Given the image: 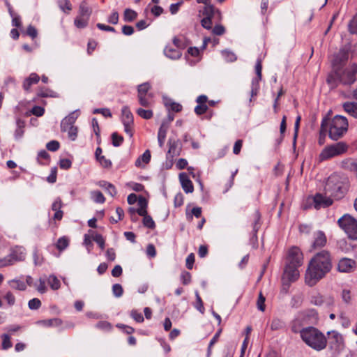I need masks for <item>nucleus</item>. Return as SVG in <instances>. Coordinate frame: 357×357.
<instances>
[{"instance_id":"15","label":"nucleus","mask_w":357,"mask_h":357,"mask_svg":"<svg viewBox=\"0 0 357 357\" xmlns=\"http://www.w3.org/2000/svg\"><path fill=\"white\" fill-rule=\"evenodd\" d=\"M356 263L349 258L341 259L337 264V270L342 273H351L355 271Z\"/></svg>"},{"instance_id":"47","label":"nucleus","mask_w":357,"mask_h":357,"mask_svg":"<svg viewBox=\"0 0 357 357\" xmlns=\"http://www.w3.org/2000/svg\"><path fill=\"white\" fill-rule=\"evenodd\" d=\"M222 55L227 61L233 62L236 60V56L232 52L228 50L222 51Z\"/></svg>"},{"instance_id":"58","label":"nucleus","mask_w":357,"mask_h":357,"mask_svg":"<svg viewBox=\"0 0 357 357\" xmlns=\"http://www.w3.org/2000/svg\"><path fill=\"white\" fill-rule=\"evenodd\" d=\"M181 282L184 285H187L191 282V275L189 272L184 271L181 275Z\"/></svg>"},{"instance_id":"59","label":"nucleus","mask_w":357,"mask_h":357,"mask_svg":"<svg viewBox=\"0 0 357 357\" xmlns=\"http://www.w3.org/2000/svg\"><path fill=\"white\" fill-rule=\"evenodd\" d=\"M3 298L7 301L8 304L10 306L13 305L15 303V296L10 291H8L4 295Z\"/></svg>"},{"instance_id":"33","label":"nucleus","mask_w":357,"mask_h":357,"mask_svg":"<svg viewBox=\"0 0 357 357\" xmlns=\"http://www.w3.org/2000/svg\"><path fill=\"white\" fill-rule=\"evenodd\" d=\"M79 13L82 17H89L91 15V10L86 2H82L79 8Z\"/></svg>"},{"instance_id":"6","label":"nucleus","mask_w":357,"mask_h":357,"mask_svg":"<svg viewBox=\"0 0 357 357\" xmlns=\"http://www.w3.org/2000/svg\"><path fill=\"white\" fill-rule=\"evenodd\" d=\"M349 149V146L344 142H339L326 146L319 154L321 161L326 160L341 155L345 153Z\"/></svg>"},{"instance_id":"19","label":"nucleus","mask_w":357,"mask_h":357,"mask_svg":"<svg viewBox=\"0 0 357 357\" xmlns=\"http://www.w3.org/2000/svg\"><path fill=\"white\" fill-rule=\"evenodd\" d=\"M179 181L182 188L186 193H191L193 192L194 187L192 183L186 173L182 172L179 174Z\"/></svg>"},{"instance_id":"45","label":"nucleus","mask_w":357,"mask_h":357,"mask_svg":"<svg viewBox=\"0 0 357 357\" xmlns=\"http://www.w3.org/2000/svg\"><path fill=\"white\" fill-rule=\"evenodd\" d=\"M265 301H266L265 296L262 294L261 292H260L259 294L258 298H257V308L259 310H260L261 312H264L265 310V308H266Z\"/></svg>"},{"instance_id":"56","label":"nucleus","mask_w":357,"mask_h":357,"mask_svg":"<svg viewBox=\"0 0 357 357\" xmlns=\"http://www.w3.org/2000/svg\"><path fill=\"white\" fill-rule=\"evenodd\" d=\"M59 143L56 140H52L46 144V148L50 151H56L59 149Z\"/></svg>"},{"instance_id":"37","label":"nucleus","mask_w":357,"mask_h":357,"mask_svg":"<svg viewBox=\"0 0 357 357\" xmlns=\"http://www.w3.org/2000/svg\"><path fill=\"white\" fill-rule=\"evenodd\" d=\"M151 89V85L149 82H144L139 84L137 87V96L148 95V92Z\"/></svg>"},{"instance_id":"30","label":"nucleus","mask_w":357,"mask_h":357,"mask_svg":"<svg viewBox=\"0 0 357 357\" xmlns=\"http://www.w3.org/2000/svg\"><path fill=\"white\" fill-rule=\"evenodd\" d=\"M285 326V322L283 320L274 318L271 324V328L272 331H278L284 328Z\"/></svg>"},{"instance_id":"24","label":"nucleus","mask_w":357,"mask_h":357,"mask_svg":"<svg viewBox=\"0 0 357 357\" xmlns=\"http://www.w3.org/2000/svg\"><path fill=\"white\" fill-rule=\"evenodd\" d=\"M16 126H17V128L15 131L14 135H15V139L19 140L22 137V136L24 135V128L25 126V122L20 119H17L16 120Z\"/></svg>"},{"instance_id":"26","label":"nucleus","mask_w":357,"mask_h":357,"mask_svg":"<svg viewBox=\"0 0 357 357\" xmlns=\"http://www.w3.org/2000/svg\"><path fill=\"white\" fill-rule=\"evenodd\" d=\"M8 284L10 288L19 291H24L26 288V283L20 280H11L8 281Z\"/></svg>"},{"instance_id":"10","label":"nucleus","mask_w":357,"mask_h":357,"mask_svg":"<svg viewBox=\"0 0 357 357\" xmlns=\"http://www.w3.org/2000/svg\"><path fill=\"white\" fill-rule=\"evenodd\" d=\"M310 303L319 307L329 308L334 305V298L331 296H323L316 292L311 295Z\"/></svg>"},{"instance_id":"9","label":"nucleus","mask_w":357,"mask_h":357,"mask_svg":"<svg viewBox=\"0 0 357 357\" xmlns=\"http://www.w3.org/2000/svg\"><path fill=\"white\" fill-rule=\"evenodd\" d=\"M328 335L330 348L335 353H340L344 347L342 335L336 331L328 332Z\"/></svg>"},{"instance_id":"52","label":"nucleus","mask_w":357,"mask_h":357,"mask_svg":"<svg viewBox=\"0 0 357 357\" xmlns=\"http://www.w3.org/2000/svg\"><path fill=\"white\" fill-rule=\"evenodd\" d=\"M112 293L115 297H121L123 294L122 286L120 284H114L112 286Z\"/></svg>"},{"instance_id":"16","label":"nucleus","mask_w":357,"mask_h":357,"mask_svg":"<svg viewBox=\"0 0 357 357\" xmlns=\"http://www.w3.org/2000/svg\"><path fill=\"white\" fill-rule=\"evenodd\" d=\"M79 116V111L75 110L66 116L61 123V130L62 132H66V129L74 126V123Z\"/></svg>"},{"instance_id":"25","label":"nucleus","mask_w":357,"mask_h":357,"mask_svg":"<svg viewBox=\"0 0 357 357\" xmlns=\"http://www.w3.org/2000/svg\"><path fill=\"white\" fill-rule=\"evenodd\" d=\"M122 112V123H134L133 116L130 111L128 106H124L121 110Z\"/></svg>"},{"instance_id":"42","label":"nucleus","mask_w":357,"mask_h":357,"mask_svg":"<svg viewBox=\"0 0 357 357\" xmlns=\"http://www.w3.org/2000/svg\"><path fill=\"white\" fill-rule=\"evenodd\" d=\"M139 104L143 107H149L150 105V99L152 98V95L149 93L148 95L137 96Z\"/></svg>"},{"instance_id":"48","label":"nucleus","mask_w":357,"mask_h":357,"mask_svg":"<svg viewBox=\"0 0 357 357\" xmlns=\"http://www.w3.org/2000/svg\"><path fill=\"white\" fill-rule=\"evenodd\" d=\"M2 339V349H8L12 347V342L10 341V337L7 334H3L1 335Z\"/></svg>"},{"instance_id":"49","label":"nucleus","mask_w":357,"mask_h":357,"mask_svg":"<svg viewBox=\"0 0 357 357\" xmlns=\"http://www.w3.org/2000/svg\"><path fill=\"white\" fill-rule=\"evenodd\" d=\"M195 296H196V303H195V307L202 314H204V307L203 302H202V298L199 296V293L197 291H195Z\"/></svg>"},{"instance_id":"34","label":"nucleus","mask_w":357,"mask_h":357,"mask_svg":"<svg viewBox=\"0 0 357 357\" xmlns=\"http://www.w3.org/2000/svg\"><path fill=\"white\" fill-rule=\"evenodd\" d=\"M261 78L256 77L252 79L251 84V97H254L257 95L259 89V81Z\"/></svg>"},{"instance_id":"1","label":"nucleus","mask_w":357,"mask_h":357,"mask_svg":"<svg viewBox=\"0 0 357 357\" xmlns=\"http://www.w3.org/2000/svg\"><path fill=\"white\" fill-rule=\"evenodd\" d=\"M332 268L330 253L322 250L316 254L310 260L305 274V282L310 287L314 286L325 276Z\"/></svg>"},{"instance_id":"61","label":"nucleus","mask_w":357,"mask_h":357,"mask_svg":"<svg viewBox=\"0 0 357 357\" xmlns=\"http://www.w3.org/2000/svg\"><path fill=\"white\" fill-rule=\"evenodd\" d=\"M130 315L132 319H134L138 323H142L144 321V317L142 316V313L137 312V310H132Z\"/></svg>"},{"instance_id":"41","label":"nucleus","mask_w":357,"mask_h":357,"mask_svg":"<svg viewBox=\"0 0 357 357\" xmlns=\"http://www.w3.org/2000/svg\"><path fill=\"white\" fill-rule=\"evenodd\" d=\"M137 114L144 119H150L153 117V112L149 109L139 108L136 111Z\"/></svg>"},{"instance_id":"12","label":"nucleus","mask_w":357,"mask_h":357,"mask_svg":"<svg viewBox=\"0 0 357 357\" xmlns=\"http://www.w3.org/2000/svg\"><path fill=\"white\" fill-rule=\"evenodd\" d=\"M204 15L205 17L202 20L201 24L202 26L209 30L212 28V18L215 17V15L220 17V11L219 10H216L214 6H208L206 8L204 9Z\"/></svg>"},{"instance_id":"2","label":"nucleus","mask_w":357,"mask_h":357,"mask_svg":"<svg viewBox=\"0 0 357 357\" xmlns=\"http://www.w3.org/2000/svg\"><path fill=\"white\" fill-rule=\"evenodd\" d=\"M357 80V65L352 63L348 67H335L328 74L326 82L331 89H335L339 84L349 86Z\"/></svg>"},{"instance_id":"7","label":"nucleus","mask_w":357,"mask_h":357,"mask_svg":"<svg viewBox=\"0 0 357 357\" xmlns=\"http://www.w3.org/2000/svg\"><path fill=\"white\" fill-rule=\"evenodd\" d=\"M338 225L352 240H357V221L349 214L344 215L337 221Z\"/></svg>"},{"instance_id":"11","label":"nucleus","mask_w":357,"mask_h":357,"mask_svg":"<svg viewBox=\"0 0 357 357\" xmlns=\"http://www.w3.org/2000/svg\"><path fill=\"white\" fill-rule=\"evenodd\" d=\"M298 266L287 264L284 268L282 276L283 285H289V283L295 282L299 278Z\"/></svg>"},{"instance_id":"29","label":"nucleus","mask_w":357,"mask_h":357,"mask_svg":"<svg viewBox=\"0 0 357 357\" xmlns=\"http://www.w3.org/2000/svg\"><path fill=\"white\" fill-rule=\"evenodd\" d=\"M165 54L172 59H177L181 57V52L177 49H172L170 47H167L165 50Z\"/></svg>"},{"instance_id":"54","label":"nucleus","mask_w":357,"mask_h":357,"mask_svg":"<svg viewBox=\"0 0 357 357\" xmlns=\"http://www.w3.org/2000/svg\"><path fill=\"white\" fill-rule=\"evenodd\" d=\"M96 327L100 330L109 331L112 328V325L108 321H100L96 324Z\"/></svg>"},{"instance_id":"57","label":"nucleus","mask_w":357,"mask_h":357,"mask_svg":"<svg viewBox=\"0 0 357 357\" xmlns=\"http://www.w3.org/2000/svg\"><path fill=\"white\" fill-rule=\"evenodd\" d=\"M93 114H101L105 117H112V113L108 108L95 109Z\"/></svg>"},{"instance_id":"22","label":"nucleus","mask_w":357,"mask_h":357,"mask_svg":"<svg viewBox=\"0 0 357 357\" xmlns=\"http://www.w3.org/2000/svg\"><path fill=\"white\" fill-rule=\"evenodd\" d=\"M342 107L348 114L357 119V102H346L343 104Z\"/></svg>"},{"instance_id":"23","label":"nucleus","mask_w":357,"mask_h":357,"mask_svg":"<svg viewBox=\"0 0 357 357\" xmlns=\"http://www.w3.org/2000/svg\"><path fill=\"white\" fill-rule=\"evenodd\" d=\"M40 80L39 76L36 73H31L29 77L25 79L23 82V88L25 91H29L32 84H37Z\"/></svg>"},{"instance_id":"50","label":"nucleus","mask_w":357,"mask_h":357,"mask_svg":"<svg viewBox=\"0 0 357 357\" xmlns=\"http://www.w3.org/2000/svg\"><path fill=\"white\" fill-rule=\"evenodd\" d=\"M326 136V128H324V121L321 123V130L319 132V136L318 139V143L319 145H323L325 142V139Z\"/></svg>"},{"instance_id":"8","label":"nucleus","mask_w":357,"mask_h":357,"mask_svg":"<svg viewBox=\"0 0 357 357\" xmlns=\"http://www.w3.org/2000/svg\"><path fill=\"white\" fill-rule=\"evenodd\" d=\"M25 249L21 246H16L13 248L8 256L0 259V266H7L16 261H23L25 259Z\"/></svg>"},{"instance_id":"4","label":"nucleus","mask_w":357,"mask_h":357,"mask_svg":"<svg viewBox=\"0 0 357 357\" xmlns=\"http://www.w3.org/2000/svg\"><path fill=\"white\" fill-rule=\"evenodd\" d=\"M346 191L347 183L340 175L333 174L327 178L324 186L326 195L335 199H340L344 197Z\"/></svg>"},{"instance_id":"31","label":"nucleus","mask_w":357,"mask_h":357,"mask_svg":"<svg viewBox=\"0 0 357 357\" xmlns=\"http://www.w3.org/2000/svg\"><path fill=\"white\" fill-rule=\"evenodd\" d=\"M138 204L139 205V208L137 209V213L140 215L144 217L147 214L146 211V200L143 197H140L138 200Z\"/></svg>"},{"instance_id":"46","label":"nucleus","mask_w":357,"mask_h":357,"mask_svg":"<svg viewBox=\"0 0 357 357\" xmlns=\"http://www.w3.org/2000/svg\"><path fill=\"white\" fill-rule=\"evenodd\" d=\"M143 225L144 227L149 229H154L155 227V222L153 221V218L149 215H146L144 217H143Z\"/></svg>"},{"instance_id":"63","label":"nucleus","mask_w":357,"mask_h":357,"mask_svg":"<svg viewBox=\"0 0 357 357\" xmlns=\"http://www.w3.org/2000/svg\"><path fill=\"white\" fill-rule=\"evenodd\" d=\"M44 112V108L40 106H34L31 109V113L36 116H43Z\"/></svg>"},{"instance_id":"55","label":"nucleus","mask_w":357,"mask_h":357,"mask_svg":"<svg viewBox=\"0 0 357 357\" xmlns=\"http://www.w3.org/2000/svg\"><path fill=\"white\" fill-rule=\"evenodd\" d=\"M68 137L72 140L75 141L77 137V128L75 126L70 127L66 129Z\"/></svg>"},{"instance_id":"3","label":"nucleus","mask_w":357,"mask_h":357,"mask_svg":"<svg viewBox=\"0 0 357 357\" xmlns=\"http://www.w3.org/2000/svg\"><path fill=\"white\" fill-rule=\"evenodd\" d=\"M302 340L310 347L319 351L324 349L327 345L325 335L317 328L309 326L300 331Z\"/></svg>"},{"instance_id":"51","label":"nucleus","mask_w":357,"mask_h":357,"mask_svg":"<svg viewBox=\"0 0 357 357\" xmlns=\"http://www.w3.org/2000/svg\"><path fill=\"white\" fill-rule=\"evenodd\" d=\"M28 306L30 310H36L40 308L41 302L38 298H33L29 301Z\"/></svg>"},{"instance_id":"44","label":"nucleus","mask_w":357,"mask_h":357,"mask_svg":"<svg viewBox=\"0 0 357 357\" xmlns=\"http://www.w3.org/2000/svg\"><path fill=\"white\" fill-rule=\"evenodd\" d=\"M112 145L115 147L119 146L123 142V137L119 135L117 132L112 134Z\"/></svg>"},{"instance_id":"60","label":"nucleus","mask_w":357,"mask_h":357,"mask_svg":"<svg viewBox=\"0 0 357 357\" xmlns=\"http://www.w3.org/2000/svg\"><path fill=\"white\" fill-rule=\"evenodd\" d=\"M174 204L175 207H179L183 204V195L178 192L174 197Z\"/></svg>"},{"instance_id":"20","label":"nucleus","mask_w":357,"mask_h":357,"mask_svg":"<svg viewBox=\"0 0 357 357\" xmlns=\"http://www.w3.org/2000/svg\"><path fill=\"white\" fill-rule=\"evenodd\" d=\"M342 167L354 173L357 177V160L345 159L342 161Z\"/></svg>"},{"instance_id":"62","label":"nucleus","mask_w":357,"mask_h":357,"mask_svg":"<svg viewBox=\"0 0 357 357\" xmlns=\"http://www.w3.org/2000/svg\"><path fill=\"white\" fill-rule=\"evenodd\" d=\"M208 109V106L206 104L197 105L195 108V112L197 115L204 114Z\"/></svg>"},{"instance_id":"40","label":"nucleus","mask_w":357,"mask_h":357,"mask_svg":"<svg viewBox=\"0 0 357 357\" xmlns=\"http://www.w3.org/2000/svg\"><path fill=\"white\" fill-rule=\"evenodd\" d=\"M137 13L130 8H126L124 11V20L126 22H132L136 19Z\"/></svg>"},{"instance_id":"64","label":"nucleus","mask_w":357,"mask_h":357,"mask_svg":"<svg viewBox=\"0 0 357 357\" xmlns=\"http://www.w3.org/2000/svg\"><path fill=\"white\" fill-rule=\"evenodd\" d=\"M107 22L112 24H116L119 22V13L116 11L113 12L108 17Z\"/></svg>"},{"instance_id":"43","label":"nucleus","mask_w":357,"mask_h":357,"mask_svg":"<svg viewBox=\"0 0 357 357\" xmlns=\"http://www.w3.org/2000/svg\"><path fill=\"white\" fill-rule=\"evenodd\" d=\"M91 238L98 244L102 250L105 248V239L102 235L93 232L91 235Z\"/></svg>"},{"instance_id":"28","label":"nucleus","mask_w":357,"mask_h":357,"mask_svg":"<svg viewBox=\"0 0 357 357\" xmlns=\"http://www.w3.org/2000/svg\"><path fill=\"white\" fill-rule=\"evenodd\" d=\"M165 105L169 110H172L178 112L182 109V105L179 103L173 102L172 100L168 99L165 100Z\"/></svg>"},{"instance_id":"39","label":"nucleus","mask_w":357,"mask_h":357,"mask_svg":"<svg viewBox=\"0 0 357 357\" xmlns=\"http://www.w3.org/2000/svg\"><path fill=\"white\" fill-rule=\"evenodd\" d=\"M91 199L96 203L102 204L105 199L100 191H92L91 192Z\"/></svg>"},{"instance_id":"38","label":"nucleus","mask_w":357,"mask_h":357,"mask_svg":"<svg viewBox=\"0 0 357 357\" xmlns=\"http://www.w3.org/2000/svg\"><path fill=\"white\" fill-rule=\"evenodd\" d=\"M69 245V240L66 236L61 237L58 239L56 244V248L60 251L65 250Z\"/></svg>"},{"instance_id":"53","label":"nucleus","mask_w":357,"mask_h":357,"mask_svg":"<svg viewBox=\"0 0 357 357\" xmlns=\"http://www.w3.org/2000/svg\"><path fill=\"white\" fill-rule=\"evenodd\" d=\"M349 30L352 34H357V15H355L349 24Z\"/></svg>"},{"instance_id":"32","label":"nucleus","mask_w":357,"mask_h":357,"mask_svg":"<svg viewBox=\"0 0 357 357\" xmlns=\"http://www.w3.org/2000/svg\"><path fill=\"white\" fill-rule=\"evenodd\" d=\"M151 160V153L149 150L145 151V152L137 159L135 161V165L137 167L141 166V162L142 161L144 164H147Z\"/></svg>"},{"instance_id":"27","label":"nucleus","mask_w":357,"mask_h":357,"mask_svg":"<svg viewBox=\"0 0 357 357\" xmlns=\"http://www.w3.org/2000/svg\"><path fill=\"white\" fill-rule=\"evenodd\" d=\"M169 150L168 155L171 157H174L175 155H179L180 148L178 146L177 142L175 141L172 142V140H169Z\"/></svg>"},{"instance_id":"36","label":"nucleus","mask_w":357,"mask_h":357,"mask_svg":"<svg viewBox=\"0 0 357 357\" xmlns=\"http://www.w3.org/2000/svg\"><path fill=\"white\" fill-rule=\"evenodd\" d=\"M47 282L53 290H57L60 288V281L54 275L49 276Z\"/></svg>"},{"instance_id":"14","label":"nucleus","mask_w":357,"mask_h":357,"mask_svg":"<svg viewBox=\"0 0 357 357\" xmlns=\"http://www.w3.org/2000/svg\"><path fill=\"white\" fill-rule=\"evenodd\" d=\"M314 208H326L331 206L333 203L332 197L328 195L317 193L312 199Z\"/></svg>"},{"instance_id":"21","label":"nucleus","mask_w":357,"mask_h":357,"mask_svg":"<svg viewBox=\"0 0 357 357\" xmlns=\"http://www.w3.org/2000/svg\"><path fill=\"white\" fill-rule=\"evenodd\" d=\"M168 128V123L162 121L158 133V141L160 147H162L164 145Z\"/></svg>"},{"instance_id":"35","label":"nucleus","mask_w":357,"mask_h":357,"mask_svg":"<svg viewBox=\"0 0 357 357\" xmlns=\"http://www.w3.org/2000/svg\"><path fill=\"white\" fill-rule=\"evenodd\" d=\"M89 21V17H82L81 15L78 16L75 18L74 21V24L75 26L79 29L84 28L87 26Z\"/></svg>"},{"instance_id":"18","label":"nucleus","mask_w":357,"mask_h":357,"mask_svg":"<svg viewBox=\"0 0 357 357\" xmlns=\"http://www.w3.org/2000/svg\"><path fill=\"white\" fill-rule=\"evenodd\" d=\"M326 241L325 234L321 231H317L314 234V241L312 246L314 249L321 248L325 246Z\"/></svg>"},{"instance_id":"13","label":"nucleus","mask_w":357,"mask_h":357,"mask_svg":"<svg viewBox=\"0 0 357 357\" xmlns=\"http://www.w3.org/2000/svg\"><path fill=\"white\" fill-rule=\"evenodd\" d=\"M289 264L300 267L303 263V255L300 248L296 246L291 247L287 256Z\"/></svg>"},{"instance_id":"17","label":"nucleus","mask_w":357,"mask_h":357,"mask_svg":"<svg viewBox=\"0 0 357 357\" xmlns=\"http://www.w3.org/2000/svg\"><path fill=\"white\" fill-rule=\"evenodd\" d=\"M349 58V52L345 49H341L334 56L332 61L333 69L335 67H342L346 63Z\"/></svg>"},{"instance_id":"5","label":"nucleus","mask_w":357,"mask_h":357,"mask_svg":"<svg viewBox=\"0 0 357 357\" xmlns=\"http://www.w3.org/2000/svg\"><path fill=\"white\" fill-rule=\"evenodd\" d=\"M348 129V121L346 117L340 115H336L332 119L329 130V137L334 141L341 138Z\"/></svg>"}]
</instances>
